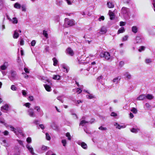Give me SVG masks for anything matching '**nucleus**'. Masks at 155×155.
<instances>
[{
	"label": "nucleus",
	"mask_w": 155,
	"mask_h": 155,
	"mask_svg": "<svg viewBox=\"0 0 155 155\" xmlns=\"http://www.w3.org/2000/svg\"><path fill=\"white\" fill-rule=\"evenodd\" d=\"M64 21V26L66 27H68L72 26L75 24L74 20L72 19H70L68 18H66L65 19Z\"/></svg>",
	"instance_id": "1"
},
{
	"label": "nucleus",
	"mask_w": 155,
	"mask_h": 155,
	"mask_svg": "<svg viewBox=\"0 0 155 155\" xmlns=\"http://www.w3.org/2000/svg\"><path fill=\"white\" fill-rule=\"evenodd\" d=\"M129 12V9L128 8L123 7L121 9V13L123 15L125 18H127L128 17Z\"/></svg>",
	"instance_id": "2"
},
{
	"label": "nucleus",
	"mask_w": 155,
	"mask_h": 155,
	"mask_svg": "<svg viewBox=\"0 0 155 155\" xmlns=\"http://www.w3.org/2000/svg\"><path fill=\"white\" fill-rule=\"evenodd\" d=\"M100 56L101 58L104 57L107 60H108L110 58V55L108 52H105L104 53H101L100 54Z\"/></svg>",
	"instance_id": "3"
},
{
	"label": "nucleus",
	"mask_w": 155,
	"mask_h": 155,
	"mask_svg": "<svg viewBox=\"0 0 155 155\" xmlns=\"http://www.w3.org/2000/svg\"><path fill=\"white\" fill-rule=\"evenodd\" d=\"M88 123H89V122L86 121L85 120V117L84 116H83L80 120L79 125L84 126L85 125Z\"/></svg>",
	"instance_id": "4"
},
{
	"label": "nucleus",
	"mask_w": 155,
	"mask_h": 155,
	"mask_svg": "<svg viewBox=\"0 0 155 155\" xmlns=\"http://www.w3.org/2000/svg\"><path fill=\"white\" fill-rule=\"evenodd\" d=\"M48 82V84H44V86L46 89V90L48 92L51 91V87L49 86L50 85H51V83L48 81V80L47 81Z\"/></svg>",
	"instance_id": "5"
},
{
	"label": "nucleus",
	"mask_w": 155,
	"mask_h": 155,
	"mask_svg": "<svg viewBox=\"0 0 155 155\" xmlns=\"http://www.w3.org/2000/svg\"><path fill=\"white\" fill-rule=\"evenodd\" d=\"M16 78V72L14 71H11V76L9 77V78L11 81H14Z\"/></svg>",
	"instance_id": "6"
},
{
	"label": "nucleus",
	"mask_w": 155,
	"mask_h": 155,
	"mask_svg": "<svg viewBox=\"0 0 155 155\" xmlns=\"http://www.w3.org/2000/svg\"><path fill=\"white\" fill-rule=\"evenodd\" d=\"M77 143L81 146V147L84 149H86L87 148V144L84 142L78 141L77 142Z\"/></svg>",
	"instance_id": "7"
},
{
	"label": "nucleus",
	"mask_w": 155,
	"mask_h": 155,
	"mask_svg": "<svg viewBox=\"0 0 155 155\" xmlns=\"http://www.w3.org/2000/svg\"><path fill=\"white\" fill-rule=\"evenodd\" d=\"M8 63L7 62H5L3 65L0 67V71H1V70H6L8 66Z\"/></svg>",
	"instance_id": "8"
},
{
	"label": "nucleus",
	"mask_w": 155,
	"mask_h": 155,
	"mask_svg": "<svg viewBox=\"0 0 155 155\" xmlns=\"http://www.w3.org/2000/svg\"><path fill=\"white\" fill-rule=\"evenodd\" d=\"M28 114L31 117H34L35 116V114L32 109L30 108L28 110Z\"/></svg>",
	"instance_id": "9"
},
{
	"label": "nucleus",
	"mask_w": 155,
	"mask_h": 155,
	"mask_svg": "<svg viewBox=\"0 0 155 155\" xmlns=\"http://www.w3.org/2000/svg\"><path fill=\"white\" fill-rule=\"evenodd\" d=\"M124 75L127 80L130 79L132 78V76L128 72H126L124 74Z\"/></svg>",
	"instance_id": "10"
},
{
	"label": "nucleus",
	"mask_w": 155,
	"mask_h": 155,
	"mask_svg": "<svg viewBox=\"0 0 155 155\" xmlns=\"http://www.w3.org/2000/svg\"><path fill=\"white\" fill-rule=\"evenodd\" d=\"M67 53L71 56H73L74 53L72 50L70 48H68L67 50Z\"/></svg>",
	"instance_id": "11"
},
{
	"label": "nucleus",
	"mask_w": 155,
	"mask_h": 155,
	"mask_svg": "<svg viewBox=\"0 0 155 155\" xmlns=\"http://www.w3.org/2000/svg\"><path fill=\"white\" fill-rule=\"evenodd\" d=\"M145 98L146 95L142 94L139 96V97L137 98V100L138 101H142L144 100Z\"/></svg>",
	"instance_id": "12"
},
{
	"label": "nucleus",
	"mask_w": 155,
	"mask_h": 155,
	"mask_svg": "<svg viewBox=\"0 0 155 155\" xmlns=\"http://www.w3.org/2000/svg\"><path fill=\"white\" fill-rule=\"evenodd\" d=\"M114 125L116 127V128L119 129H120L121 128H124L125 127V126H121L119 124H118L117 123H115Z\"/></svg>",
	"instance_id": "13"
},
{
	"label": "nucleus",
	"mask_w": 155,
	"mask_h": 155,
	"mask_svg": "<svg viewBox=\"0 0 155 155\" xmlns=\"http://www.w3.org/2000/svg\"><path fill=\"white\" fill-rule=\"evenodd\" d=\"M107 31L106 28L104 27H102L100 30V32L102 34H105Z\"/></svg>",
	"instance_id": "14"
},
{
	"label": "nucleus",
	"mask_w": 155,
	"mask_h": 155,
	"mask_svg": "<svg viewBox=\"0 0 155 155\" xmlns=\"http://www.w3.org/2000/svg\"><path fill=\"white\" fill-rule=\"evenodd\" d=\"M107 5L108 8H113L114 6V3L111 1H109L107 2Z\"/></svg>",
	"instance_id": "15"
},
{
	"label": "nucleus",
	"mask_w": 155,
	"mask_h": 155,
	"mask_svg": "<svg viewBox=\"0 0 155 155\" xmlns=\"http://www.w3.org/2000/svg\"><path fill=\"white\" fill-rule=\"evenodd\" d=\"M8 106L7 104H5L1 108V110L3 111L4 110H8Z\"/></svg>",
	"instance_id": "16"
},
{
	"label": "nucleus",
	"mask_w": 155,
	"mask_h": 155,
	"mask_svg": "<svg viewBox=\"0 0 155 155\" xmlns=\"http://www.w3.org/2000/svg\"><path fill=\"white\" fill-rule=\"evenodd\" d=\"M121 78L120 77L118 76L114 78L113 80V82L115 84H117L118 82L120 81Z\"/></svg>",
	"instance_id": "17"
},
{
	"label": "nucleus",
	"mask_w": 155,
	"mask_h": 155,
	"mask_svg": "<svg viewBox=\"0 0 155 155\" xmlns=\"http://www.w3.org/2000/svg\"><path fill=\"white\" fill-rule=\"evenodd\" d=\"M108 14L110 16V19L111 20H113L114 18V13L110 10H109Z\"/></svg>",
	"instance_id": "18"
},
{
	"label": "nucleus",
	"mask_w": 155,
	"mask_h": 155,
	"mask_svg": "<svg viewBox=\"0 0 155 155\" xmlns=\"http://www.w3.org/2000/svg\"><path fill=\"white\" fill-rule=\"evenodd\" d=\"M146 98L148 100H151L154 98V97L152 94H148L146 95Z\"/></svg>",
	"instance_id": "19"
},
{
	"label": "nucleus",
	"mask_w": 155,
	"mask_h": 155,
	"mask_svg": "<svg viewBox=\"0 0 155 155\" xmlns=\"http://www.w3.org/2000/svg\"><path fill=\"white\" fill-rule=\"evenodd\" d=\"M138 28L136 26H133L132 28V31L134 33H136L137 31Z\"/></svg>",
	"instance_id": "20"
},
{
	"label": "nucleus",
	"mask_w": 155,
	"mask_h": 155,
	"mask_svg": "<svg viewBox=\"0 0 155 155\" xmlns=\"http://www.w3.org/2000/svg\"><path fill=\"white\" fill-rule=\"evenodd\" d=\"M19 36V34L16 30L15 31L13 35V38H17Z\"/></svg>",
	"instance_id": "21"
},
{
	"label": "nucleus",
	"mask_w": 155,
	"mask_h": 155,
	"mask_svg": "<svg viewBox=\"0 0 155 155\" xmlns=\"http://www.w3.org/2000/svg\"><path fill=\"white\" fill-rule=\"evenodd\" d=\"M125 31V29L124 27H122L120 28L118 30L117 34H119L120 33L124 32Z\"/></svg>",
	"instance_id": "22"
},
{
	"label": "nucleus",
	"mask_w": 155,
	"mask_h": 155,
	"mask_svg": "<svg viewBox=\"0 0 155 155\" xmlns=\"http://www.w3.org/2000/svg\"><path fill=\"white\" fill-rule=\"evenodd\" d=\"M61 76L58 75H54L53 79L54 80H59L60 79Z\"/></svg>",
	"instance_id": "23"
},
{
	"label": "nucleus",
	"mask_w": 155,
	"mask_h": 155,
	"mask_svg": "<svg viewBox=\"0 0 155 155\" xmlns=\"http://www.w3.org/2000/svg\"><path fill=\"white\" fill-rule=\"evenodd\" d=\"M51 126V127L54 130H56L57 128V126L54 122L52 123Z\"/></svg>",
	"instance_id": "24"
},
{
	"label": "nucleus",
	"mask_w": 155,
	"mask_h": 155,
	"mask_svg": "<svg viewBox=\"0 0 155 155\" xmlns=\"http://www.w3.org/2000/svg\"><path fill=\"white\" fill-rule=\"evenodd\" d=\"M21 8L22 11L25 12L26 11V8L25 5H23L21 6V5H20V8Z\"/></svg>",
	"instance_id": "25"
},
{
	"label": "nucleus",
	"mask_w": 155,
	"mask_h": 155,
	"mask_svg": "<svg viewBox=\"0 0 155 155\" xmlns=\"http://www.w3.org/2000/svg\"><path fill=\"white\" fill-rule=\"evenodd\" d=\"M53 61L54 63L53 65L54 66H56L58 62V61L55 58H53Z\"/></svg>",
	"instance_id": "26"
},
{
	"label": "nucleus",
	"mask_w": 155,
	"mask_h": 155,
	"mask_svg": "<svg viewBox=\"0 0 155 155\" xmlns=\"http://www.w3.org/2000/svg\"><path fill=\"white\" fill-rule=\"evenodd\" d=\"M142 40L140 37H137L136 38V41L137 43H140L141 42Z\"/></svg>",
	"instance_id": "27"
},
{
	"label": "nucleus",
	"mask_w": 155,
	"mask_h": 155,
	"mask_svg": "<svg viewBox=\"0 0 155 155\" xmlns=\"http://www.w3.org/2000/svg\"><path fill=\"white\" fill-rule=\"evenodd\" d=\"M10 127L11 129V130L13 131L15 133V134L16 135H18V133H17L16 131V129H15L14 127H12V126H10Z\"/></svg>",
	"instance_id": "28"
},
{
	"label": "nucleus",
	"mask_w": 155,
	"mask_h": 155,
	"mask_svg": "<svg viewBox=\"0 0 155 155\" xmlns=\"http://www.w3.org/2000/svg\"><path fill=\"white\" fill-rule=\"evenodd\" d=\"M43 35L46 38H48V34L47 32V31L45 30H44L43 31Z\"/></svg>",
	"instance_id": "29"
},
{
	"label": "nucleus",
	"mask_w": 155,
	"mask_h": 155,
	"mask_svg": "<svg viewBox=\"0 0 155 155\" xmlns=\"http://www.w3.org/2000/svg\"><path fill=\"white\" fill-rule=\"evenodd\" d=\"M145 47L144 46H141L138 49V51L139 52H141L142 51H144L145 49Z\"/></svg>",
	"instance_id": "30"
},
{
	"label": "nucleus",
	"mask_w": 155,
	"mask_h": 155,
	"mask_svg": "<svg viewBox=\"0 0 155 155\" xmlns=\"http://www.w3.org/2000/svg\"><path fill=\"white\" fill-rule=\"evenodd\" d=\"M49 147L47 146L43 145L41 147V150H43L46 151L47 150L49 149Z\"/></svg>",
	"instance_id": "31"
},
{
	"label": "nucleus",
	"mask_w": 155,
	"mask_h": 155,
	"mask_svg": "<svg viewBox=\"0 0 155 155\" xmlns=\"http://www.w3.org/2000/svg\"><path fill=\"white\" fill-rule=\"evenodd\" d=\"M45 135L46 139L48 140H50L51 137L49 134L48 133H46L45 134Z\"/></svg>",
	"instance_id": "32"
},
{
	"label": "nucleus",
	"mask_w": 155,
	"mask_h": 155,
	"mask_svg": "<svg viewBox=\"0 0 155 155\" xmlns=\"http://www.w3.org/2000/svg\"><path fill=\"white\" fill-rule=\"evenodd\" d=\"M98 129L101 130H107V128L101 126L98 128Z\"/></svg>",
	"instance_id": "33"
},
{
	"label": "nucleus",
	"mask_w": 155,
	"mask_h": 155,
	"mask_svg": "<svg viewBox=\"0 0 155 155\" xmlns=\"http://www.w3.org/2000/svg\"><path fill=\"white\" fill-rule=\"evenodd\" d=\"M66 136L68 137V140H71V136L69 133L67 132L66 134Z\"/></svg>",
	"instance_id": "34"
},
{
	"label": "nucleus",
	"mask_w": 155,
	"mask_h": 155,
	"mask_svg": "<svg viewBox=\"0 0 155 155\" xmlns=\"http://www.w3.org/2000/svg\"><path fill=\"white\" fill-rule=\"evenodd\" d=\"M131 131L132 132L134 133H137L138 132L137 129L134 128H133L131 130Z\"/></svg>",
	"instance_id": "35"
},
{
	"label": "nucleus",
	"mask_w": 155,
	"mask_h": 155,
	"mask_svg": "<svg viewBox=\"0 0 155 155\" xmlns=\"http://www.w3.org/2000/svg\"><path fill=\"white\" fill-rule=\"evenodd\" d=\"M131 111L134 114H136L137 112V110L136 108L134 107L132 108Z\"/></svg>",
	"instance_id": "36"
},
{
	"label": "nucleus",
	"mask_w": 155,
	"mask_h": 155,
	"mask_svg": "<svg viewBox=\"0 0 155 155\" xmlns=\"http://www.w3.org/2000/svg\"><path fill=\"white\" fill-rule=\"evenodd\" d=\"M35 109H36L38 112H40L41 111V108L39 106H35L34 107Z\"/></svg>",
	"instance_id": "37"
},
{
	"label": "nucleus",
	"mask_w": 155,
	"mask_h": 155,
	"mask_svg": "<svg viewBox=\"0 0 155 155\" xmlns=\"http://www.w3.org/2000/svg\"><path fill=\"white\" fill-rule=\"evenodd\" d=\"M12 22L13 24H16L17 23L18 20L16 18H13Z\"/></svg>",
	"instance_id": "38"
},
{
	"label": "nucleus",
	"mask_w": 155,
	"mask_h": 155,
	"mask_svg": "<svg viewBox=\"0 0 155 155\" xmlns=\"http://www.w3.org/2000/svg\"><path fill=\"white\" fill-rule=\"evenodd\" d=\"M61 143L64 147H65L67 143V141L66 140H61Z\"/></svg>",
	"instance_id": "39"
},
{
	"label": "nucleus",
	"mask_w": 155,
	"mask_h": 155,
	"mask_svg": "<svg viewBox=\"0 0 155 155\" xmlns=\"http://www.w3.org/2000/svg\"><path fill=\"white\" fill-rule=\"evenodd\" d=\"M11 89L13 91H16L17 89V87L14 85L11 86Z\"/></svg>",
	"instance_id": "40"
},
{
	"label": "nucleus",
	"mask_w": 155,
	"mask_h": 155,
	"mask_svg": "<svg viewBox=\"0 0 155 155\" xmlns=\"http://www.w3.org/2000/svg\"><path fill=\"white\" fill-rule=\"evenodd\" d=\"M151 61V60L150 59H146L145 60V62L147 64L150 63Z\"/></svg>",
	"instance_id": "41"
},
{
	"label": "nucleus",
	"mask_w": 155,
	"mask_h": 155,
	"mask_svg": "<svg viewBox=\"0 0 155 155\" xmlns=\"http://www.w3.org/2000/svg\"><path fill=\"white\" fill-rule=\"evenodd\" d=\"M26 141L28 143H30L31 142V139L30 137H28L26 139Z\"/></svg>",
	"instance_id": "42"
},
{
	"label": "nucleus",
	"mask_w": 155,
	"mask_h": 155,
	"mask_svg": "<svg viewBox=\"0 0 155 155\" xmlns=\"http://www.w3.org/2000/svg\"><path fill=\"white\" fill-rule=\"evenodd\" d=\"M14 7L15 8H19V5L18 3H16L15 4Z\"/></svg>",
	"instance_id": "43"
},
{
	"label": "nucleus",
	"mask_w": 155,
	"mask_h": 155,
	"mask_svg": "<svg viewBox=\"0 0 155 155\" xmlns=\"http://www.w3.org/2000/svg\"><path fill=\"white\" fill-rule=\"evenodd\" d=\"M86 97L87 98L89 99H91L93 98V96H92V95L91 94L87 95H86Z\"/></svg>",
	"instance_id": "44"
},
{
	"label": "nucleus",
	"mask_w": 155,
	"mask_h": 155,
	"mask_svg": "<svg viewBox=\"0 0 155 155\" xmlns=\"http://www.w3.org/2000/svg\"><path fill=\"white\" fill-rule=\"evenodd\" d=\"M128 38V36L127 35H125L123 38L122 40L123 41H125L127 40Z\"/></svg>",
	"instance_id": "45"
},
{
	"label": "nucleus",
	"mask_w": 155,
	"mask_h": 155,
	"mask_svg": "<svg viewBox=\"0 0 155 155\" xmlns=\"http://www.w3.org/2000/svg\"><path fill=\"white\" fill-rule=\"evenodd\" d=\"M22 95L25 97L26 96L27 94V92L25 90H23L22 91Z\"/></svg>",
	"instance_id": "46"
},
{
	"label": "nucleus",
	"mask_w": 155,
	"mask_h": 155,
	"mask_svg": "<svg viewBox=\"0 0 155 155\" xmlns=\"http://www.w3.org/2000/svg\"><path fill=\"white\" fill-rule=\"evenodd\" d=\"M36 44V41L35 40H33L32 41L31 43V45L32 46H35V44Z\"/></svg>",
	"instance_id": "47"
},
{
	"label": "nucleus",
	"mask_w": 155,
	"mask_h": 155,
	"mask_svg": "<svg viewBox=\"0 0 155 155\" xmlns=\"http://www.w3.org/2000/svg\"><path fill=\"white\" fill-rule=\"evenodd\" d=\"M31 104L29 103H27L25 104L24 105L28 108H29Z\"/></svg>",
	"instance_id": "48"
},
{
	"label": "nucleus",
	"mask_w": 155,
	"mask_h": 155,
	"mask_svg": "<svg viewBox=\"0 0 155 155\" xmlns=\"http://www.w3.org/2000/svg\"><path fill=\"white\" fill-rule=\"evenodd\" d=\"M126 23L122 21L120 22V25L121 26H124L125 25Z\"/></svg>",
	"instance_id": "49"
},
{
	"label": "nucleus",
	"mask_w": 155,
	"mask_h": 155,
	"mask_svg": "<svg viewBox=\"0 0 155 155\" xmlns=\"http://www.w3.org/2000/svg\"><path fill=\"white\" fill-rule=\"evenodd\" d=\"M68 5H71L72 4V2L70 0H65Z\"/></svg>",
	"instance_id": "50"
},
{
	"label": "nucleus",
	"mask_w": 155,
	"mask_h": 155,
	"mask_svg": "<svg viewBox=\"0 0 155 155\" xmlns=\"http://www.w3.org/2000/svg\"><path fill=\"white\" fill-rule=\"evenodd\" d=\"M63 68L65 70H64V71H66L67 73H68V70L67 68V67L65 65H63L62 66Z\"/></svg>",
	"instance_id": "51"
},
{
	"label": "nucleus",
	"mask_w": 155,
	"mask_h": 155,
	"mask_svg": "<svg viewBox=\"0 0 155 155\" xmlns=\"http://www.w3.org/2000/svg\"><path fill=\"white\" fill-rule=\"evenodd\" d=\"M0 124H2L5 126H6V124L5 122V121L4 120H3L1 121L0 120Z\"/></svg>",
	"instance_id": "52"
},
{
	"label": "nucleus",
	"mask_w": 155,
	"mask_h": 155,
	"mask_svg": "<svg viewBox=\"0 0 155 155\" xmlns=\"http://www.w3.org/2000/svg\"><path fill=\"white\" fill-rule=\"evenodd\" d=\"M52 152L51 150L48 151L46 153V155H51Z\"/></svg>",
	"instance_id": "53"
},
{
	"label": "nucleus",
	"mask_w": 155,
	"mask_h": 155,
	"mask_svg": "<svg viewBox=\"0 0 155 155\" xmlns=\"http://www.w3.org/2000/svg\"><path fill=\"white\" fill-rule=\"evenodd\" d=\"M104 16H101L99 18V20L101 21V20H104Z\"/></svg>",
	"instance_id": "54"
},
{
	"label": "nucleus",
	"mask_w": 155,
	"mask_h": 155,
	"mask_svg": "<svg viewBox=\"0 0 155 155\" xmlns=\"http://www.w3.org/2000/svg\"><path fill=\"white\" fill-rule=\"evenodd\" d=\"M81 92V89L79 88H78L77 89V92L78 94H80Z\"/></svg>",
	"instance_id": "55"
},
{
	"label": "nucleus",
	"mask_w": 155,
	"mask_h": 155,
	"mask_svg": "<svg viewBox=\"0 0 155 155\" xmlns=\"http://www.w3.org/2000/svg\"><path fill=\"white\" fill-rule=\"evenodd\" d=\"M111 116L113 117H116L117 116V114L116 113L112 112L111 114Z\"/></svg>",
	"instance_id": "56"
},
{
	"label": "nucleus",
	"mask_w": 155,
	"mask_h": 155,
	"mask_svg": "<svg viewBox=\"0 0 155 155\" xmlns=\"http://www.w3.org/2000/svg\"><path fill=\"white\" fill-rule=\"evenodd\" d=\"M3 134L5 135H8V134L9 132L7 130H5L3 132Z\"/></svg>",
	"instance_id": "57"
},
{
	"label": "nucleus",
	"mask_w": 155,
	"mask_h": 155,
	"mask_svg": "<svg viewBox=\"0 0 155 155\" xmlns=\"http://www.w3.org/2000/svg\"><path fill=\"white\" fill-rule=\"evenodd\" d=\"M39 126L40 127L42 130H43L45 129V127L43 124H41L39 125Z\"/></svg>",
	"instance_id": "58"
},
{
	"label": "nucleus",
	"mask_w": 155,
	"mask_h": 155,
	"mask_svg": "<svg viewBox=\"0 0 155 155\" xmlns=\"http://www.w3.org/2000/svg\"><path fill=\"white\" fill-rule=\"evenodd\" d=\"M124 64V62L123 61H120V63H119V66L121 67H122Z\"/></svg>",
	"instance_id": "59"
},
{
	"label": "nucleus",
	"mask_w": 155,
	"mask_h": 155,
	"mask_svg": "<svg viewBox=\"0 0 155 155\" xmlns=\"http://www.w3.org/2000/svg\"><path fill=\"white\" fill-rule=\"evenodd\" d=\"M33 123L36 125L38 124V121L37 120H34L33 121Z\"/></svg>",
	"instance_id": "60"
},
{
	"label": "nucleus",
	"mask_w": 155,
	"mask_h": 155,
	"mask_svg": "<svg viewBox=\"0 0 155 155\" xmlns=\"http://www.w3.org/2000/svg\"><path fill=\"white\" fill-rule=\"evenodd\" d=\"M24 70L26 73H29V71H28V69L27 68H24Z\"/></svg>",
	"instance_id": "61"
},
{
	"label": "nucleus",
	"mask_w": 155,
	"mask_h": 155,
	"mask_svg": "<svg viewBox=\"0 0 155 155\" xmlns=\"http://www.w3.org/2000/svg\"><path fill=\"white\" fill-rule=\"evenodd\" d=\"M29 99L31 101H32L33 100V97L32 96H30L29 97Z\"/></svg>",
	"instance_id": "62"
},
{
	"label": "nucleus",
	"mask_w": 155,
	"mask_h": 155,
	"mask_svg": "<svg viewBox=\"0 0 155 155\" xmlns=\"http://www.w3.org/2000/svg\"><path fill=\"white\" fill-rule=\"evenodd\" d=\"M22 74H24V77L25 78H28V76L25 73H22Z\"/></svg>",
	"instance_id": "63"
},
{
	"label": "nucleus",
	"mask_w": 155,
	"mask_h": 155,
	"mask_svg": "<svg viewBox=\"0 0 155 155\" xmlns=\"http://www.w3.org/2000/svg\"><path fill=\"white\" fill-rule=\"evenodd\" d=\"M153 7H154V11L155 12V0H153Z\"/></svg>",
	"instance_id": "64"
}]
</instances>
